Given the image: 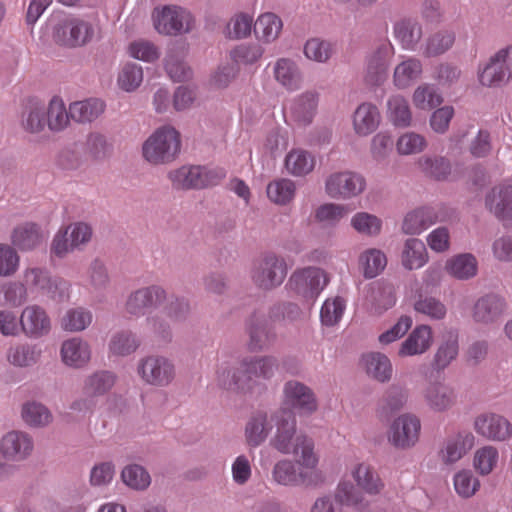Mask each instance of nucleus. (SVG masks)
<instances>
[{"label": "nucleus", "mask_w": 512, "mask_h": 512, "mask_svg": "<svg viewBox=\"0 0 512 512\" xmlns=\"http://www.w3.org/2000/svg\"><path fill=\"white\" fill-rule=\"evenodd\" d=\"M276 368V360L272 357L245 358L233 370L220 368L217 382L227 390L253 393L263 388L264 382L274 375Z\"/></svg>", "instance_id": "obj_1"}, {"label": "nucleus", "mask_w": 512, "mask_h": 512, "mask_svg": "<svg viewBox=\"0 0 512 512\" xmlns=\"http://www.w3.org/2000/svg\"><path fill=\"white\" fill-rule=\"evenodd\" d=\"M272 420H275L276 432L270 440V445L281 454L301 456L306 466L313 464L317 456L314 441L303 433H297L293 412L279 410L272 415Z\"/></svg>", "instance_id": "obj_2"}, {"label": "nucleus", "mask_w": 512, "mask_h": 512, "mask_svg": "<svg viewBox=\"0 0 512 512\" xmlns=\"http://www.w3.org/2000/svg\"><path fill=\"white\" fill-rule=\"evenodd\" d=\"M181 146L180 132L171 125H163L143 142L141 153L150 165H168L178 158Z\"/></svg>", "instance_id": "obj_3"}, {"label": "nucleus", "mask_w": 512, "mask_h": 512, "mask_svg": "<svg viewBox=\"0 0 512 512\" xmlns=\"http://www.w3.org/2000/svg\"><path fill=\"white\" fill-rule=\"evenodd\" d=\"M296 457L295 461L285 458L274 464L271 471L273 482L285 487H312L320 484L322 476L317 469L318 456H316V461L313 464L307 466L304 464V458Z\"/></svg>", "instance_id": "obj_4"}, {"label": "nucleus", "mask_w": 512, "mask_h": 512, "mask_svg": "<svg viewBox=\"0 0 512 512\" xmlns=\"http://www.w3.org/2000/svg\"><path fill=\"white\" fill-rule=\"evenodd\" d=\"M93 25L73 15H60L51 20V40L62 48L83 47L94 38Z\"/></svg>", "instance_id": "obj_5"}, {"label": "nucleus", "mask_w": 512, "mask_h": 512, "mask_svg": "<svg viewBox=\"0 0 512 512\" xmlns=\"http://www.w3.org/2000/svg\"><path fill=\"white\" fill-rule=\"evenodd\" d=\"M167 177L176 190L203 189L217 184L225 177V172L222 169L184 165L170 170Z\"/></svg>", "instance_id": "obj_6"}, {"label": "nucleus", "mask_w": 512, "mask_h": 512, "mask_svg": "<svg viewBox=\"0 0 512 512\" xmlns=\"http://www.w3.org/2000/svg\"><path fill=\"white\" fill-rule=\"evenodd\" d=\"M482 86L500 87L512 79V45H507L494 53L478 71Z\"/></svg>", "instance_id": "obj_7"}, {"label": "nucleus", "mask_w": 512, "mask_h": 512, "mask_svg": "<svg viewBox=\"0 0 512 512\" xmlns=\"http://www.w3.org/2000/svg\"><path fill=\"white\" fill-rule=\"evenodd\" d=\"M421 434L420 419L410 413L396 417L387 430V440L397 450H409L419 442Z\"/></svg>", "instance_id": "obj_8"}, {"label": "nucleus", "mask_w": 512, "mask_h": 512, "mask_svg": "<svg viewBox=\"0 0 512 512\" xmlns=\"http://www.w3.org/2000/svg\"><path fill=\"white\" fill-rule=\"evenodd\" d=\"M152 19L155 30L163 35H177L188 32L193 24L190 12L177 6L155 8Z\"/></svg>", "instance_id": "obj_9"}, {"label": "nucleus", "mask_w": 512, "mask_h": 512, "mask_svg": "<svg viewBox=\"0 0 512 512\" xmlns=\"http://www.w3.org/2000/svg\"><path fill=\"white\" fill-rule=\"evenodd\" d=\"M137 371L145 383L157 387L169 385L175 377L174 364L168 358L158 355L142 358Z\"/></svg>", "instance_id": "obj_10"}, {"label": "nucleus", "mask_w": 512, "mask_h": 512, "mask_svg": "<svg viewBox=\"0 0 512 512\" xmlns=\"http://www.w3.org/2000/svg\"><path fill=\"white\" fill-rule=\"evenodd\" d=\"M328 283L324 270L307 267L293 273L289 280L292 290L307 301H313Z\"/></svg>", "instance_id": "obj_11"}, {"label": "nucleus", "mask_w": 512, "mask_h": 512, "mask_svg": "<svg viewBox=\"0 0 512 512\" xmlns=\"http://www.w3.org/2000/svg\"><path fill=\"white\" fill-rule=\"evenodd\" d=\"M475 432L490 441L507 442L512 438V424L503 415L484 412L477 415L473 422Z\"/></svg>", "instance_id": "obj_12"}, {"label": "nucleus", "mask_w": 512, "mask_h": 512, "mask_svg": "<svg viewBox=\"0 0 512 512\" xmlns=\"http://www.w3.org/2000/svg\"><path fill=\"white\" fill-rule=\"evenodd\" d=\"M286 274L287 267L284 259L270 254L255 264L252 279L258 287L271 289L282 284Z\"/></svg>", "instance_id": "obj_13"}, {"label": "nucleus", "mask_w": 512, "mask_h": 512, "mask_svg": "<svg viewBox=\"0 0 512 512\" xmlns=\"http://www.w3.org/2000/svg\"><path fill=\"white\" fill-rule=\"evenodd\" d=\"M365 187V178L352 171L333 173L325 183L326 192L332 198L349 199L361 194Z\"/></svg>", "instance_id": "obj_14"}, {"label": "nucleus", "mask_w": 512, "mask_h": 512, "mask_svg": "<svg viewBox=\"0 0 512 512\" xmlns=\"http://www.w3.org/2000/svg\"><path fill=\"white\" fill-rule=\"evenodd\" d=\"M166 296L165 289L159 285L141 287L128 295L124 310L131 316L139 317L160 305Z\"/></svg>", "instance_id": "obj_15"}, {"label": "nucleus", "mask_w": 512, "mask_h": 512, "mask_svg": "<svg viewBox=\"0 0 512 512\" xmlns=\"http://www.w3.org/2000/svg\"><path fill=\"white\" fill-rule=\"evenodd\" d=\"M21 333L30 339H39L51 331V319L46 310L37 305L26 306L20 316Z\"/></svg>", "instance_id": "obj_16"}, {"label": "nucleus", "mask_w": 512, "mask_h": 512, "mask_svg": "<svg viewBox=\"0 0 512 512\" xmlns=\"http://www.w3.org/2000/svg\"><path fill=\"white\" fill-rule=\"evenodd\" d=\"M284 403L300 415H310L318 408L313 390L299 381H288L283 389Z\"/></svg>", "instance_id": "obj_17"}, {"label": "nucleus", "mask_w": 512, "mask_h": 512, "mask_svg": "<svg viewBox=\"0 0 512 512\" xmlns=\"http://www.w3.org/2000/svg\"><path fill=\"white\" fill-rule=\"evenodd\" d=\"M475 436L472 432L461 430L448 436L439 450V458L445 465L460 461L474 446Z\"/></svg>", "instance_id": "obj_18"}, {"label": "nucleus", "mask_w": 512, "mask_h": 512, "mask_svg": "<svg viewBox=\"0 0 512 512\" xmlns=\"http://www.w3.org/2000/svg\"><path fill=\"white\" fill-rule=\"evenodd\" d=\"M19 125L28 134H40L46 129L44 102L39 98H28L22 105Z\"/></svg>", "instance_id": "obj_19"}, {"label": "nucleus", "mask_w": 512, "mask_h": 512, "mask_svg": "<svg viewBox=\"0 0 512 512\" xmlns=\"http://www.w3.org/2000/svg\"><path fill=\"white\" fill-rule=\"evenodd\" d=\"M394 55V47L389 41L382 42L368 58L367 81L380 85L387 77L388 65Z\"/></svg>", "instance_id": "obj_20"}, {"label": "nucleus", "mask_w": 512, "mask_h": 512, "mask_svg": "<svg viewBox=\"0 0 512 512\" xmlns=\"http://www.w3.org/2000/svg\"><path fill=\"white\" fill-rule=\"evenodd\" d=\"M273 77L275 81L289 92L297 91L303 83L302 72L291 58H278L273 64Z\"/></svg>", "instance_id": "obj_21"}, {"label": "nucleus", "mask_w": 512, "mask_h": 512, "mask_svg": "<svg viewBox=\"0 0 512 512\" xmlns=\"http://www.w3.org/2000/svg\"><path fill=\"white\" fill-rule=\"evenodd\" d=\"M503 298L495 294H487L477 299L472 308V318L477 323L489 324L497 321L505 312Z\"/></svg>", "instance_id": "obj_22"}, {"label": "nucleus", "mask_w": 512, "mask_h": 512, "mask_svg": "<svg viewBox=\"0 0 512 512\" xmlns=\"http://www.w3.org/2000/svg\"><path fill=\"white\" fill-rule=\"evenodd\" d=\"M432 344V328L429 325L421 324L416 326L401 344L398 355L400 357L421 355L427 352Z\"/></svg>", "instance_id": "obj_23"}, {"label": "nucleus", "mask_w": 512, "mask_h": 512, "mask_svg": "<svg viewBox=\"0 0 512 512\" xmlns=\"http://www.w3.org/2000/svg\"><path fill=\"white\" fill-rule=\"evenodd\" d=\"M33 442L29 435L19 431H11L3 436L0 442V452L10 460H23L30 455Z\"/></svg>", "instance_id": "obj_24"}, {"label": "nucleus", "mask_w": 512, "mask_h": 512, "mask_svg": "<svg viewBox=\"0 0 512 512\" xmlns=\"http://www.w3.org/2000/svg\"><path fill=\"white\" fill-rule=\"evenodd\" d=\"M60 355L65 365L83 368L90 362L91 347L87 341L73 337L62 343Z\"/></svg>", "instance_id": "obj_25"}, {"label": "nucleus", "mask_w": 512, "mask_h": 512, "mask_svg": "<svg viewBox=\"0 0 512 512\" xmlns=\"http://www.w3.org/2000/svg\"><path fill=\"white\" fill-rule=\"evenodd\" d=\"M46 128L52 133H60L66 130L71 121L69 107L67 108L62 97L54 95L44 103Z\"/></svg>", "instance_id": "obj_26"}, {"label": "nucleus", "mask_w": 512, "mask_h": 512, "mask_svg": "<svg viewBox=\"0 0 512 512\" xmlns=\"http://www.w3.org/2000/svg\"><path fill=\"white\" fill-rule=\"evenodd\" d=\"M272 416L269 418L265 412L254 413L245 426V440L249 447L256 448L267 439L272 430Z\"/></svg>", "instance_id": "obj_27"}, {"label": "nucleus", "mask_w": 512, "mask_h": 512, "mask_svg": "<svg viewBox=\"0 0 512 512\" xmlns=\"http://www.w3.org/2000/svg\"><path fill=\"white\" fill-rule=\"evenodd\" d=\"M26 284L36 287L55 298L59 291L60 296L67 290V283L61 279L52 280L45 269L38 267L27 268L24 272Z\"/></svg>", "instance_id": "obj_28"}, {"label": "nucleus", "mask_w": 512, "mask_h": 512, "mask_svg": "<svg viewBox=\"0 0 512 512\" xmlns=\"http://www.w3.org/2000/svg\"><path fill=\"white\" fill-rule=\"evenodd\" d=\"M486 206L498 219H512V185H499L486 197Z\"/></svg>", "instance_id": "obj_29"}, {"label": "nucleus", "mask_w": 512, "mask_h": 512, "mask_svg": "<svg viewBox=\"0 0 512 512\" xmlns=\"http://www.w3.org/2000/svg\"><path fill=\"white\" fill-rule=\"evenodd\" d=\"M283 29L282 19L272 12L260 14L254 22V33L256 38L264 43L270 44L277 40Z\"/></svg>", "instance_id": "obj_30"}, {"label": "nucleus", "mask_w": 512, "mask_h": 512, "mask_svg": "<svg viewBox=\"0 0 512 512\" xmlns=\"http://www.w3.org/2000/svg\"><path fill=\"white\" fill-rule=\"evenodd\" d=\"M41 349L34 344L15 343L6 352L7 362L18 368L31 367L38 363L41 358Z\"/></svg>", "instance_id": "obj_31"}, {"label": "nucleus", "mask_w": 512, "mask_h": 512, "mask_svg": "<svg viewBox=\"0 0 512 512\" xmlns=\"http://www.w3.org/2000/svg\"><path fill=\"white\" fill-rule=\"evenodd\" d=\"M105 111V104L97 98H90L82 101H74L69 104V115L71 120L86 124L95 121Z\"/></svg>", "instance_id": "obj_32"}, {"label": "nucleus", "mask_w": 512, "mask_h": 512, "mask_svg": "<svg viewBox=\"0 0 512 512\" xmlns=\"http://www.w3.org/2000/svg\"><path fill=\"white\" fill-rule=\"evenodd\" d=\"M318 107V94L314 91H306L298 95L291 107L293 119L300 125H308L312 122Z\"/></svg>", "instance_id": "obj_33"}, {"label": "nucleus", "mask_w": 512, "mask_h": 512, "mask_svg": "<svg viewBox=\"0 0 512 512\" xmlns=\"http://www.w3.org/2000/svg\"><path fill=\"white\" fill-rule=\"evenodd\" d=\"M44 236L39 226L33 222H25L17 225L11 234V243L22 251L36 248Z\"/></svg>", "instance_id": "obj_34"}, {"label": "nucleus", "mask_w": 512, "mask_h": 512, "mask_svg": "<svg viewBox=\"0 0 512 512\" xmlns=\"http://www.w3.org/2000/svg\"><path fill=\"white\" fill-rule=\"evenodd\" d=\"M380 124L378 108L370 103H363L354 112L353 128L357 135L367 136L375 131Z\"/></svg>", "instance_id": "obj_35"}, {"label": "nucleus", "mask_w": 512, "mask_h": 512, "mask_svg": "<svg viewBox=\"0 0 512 512\" xmlns=\"http://www.w3.org/2000/svg\"><path fill=\"white\" fill-rule=\"evenodd\" d=\"M115 383L114 373L105 370L96 371L84 379L82 392L87 398L103 396L113 388Z\"/></svg>", "instance_id": "obj_36"}, {"label": "nucleus", "mask_w": 512, "mask_h": 512, "mask_svg": "<svg viewBox=\"0 0 512 512\" xmlns=\"http://www.w3.org/2000/svg\"><path fill=\"white\" fill-rule=\"evenodd\" d=\"M437 221V215L433 208L421 207L406 214L402 224L405 234H420Z\"/></svg>", "instance_id": "obj_37"}, {"label": "nucleus", "mask_w": 512, "mask_h": 512, "mask_svg": "<svg viewBox=\"0 0 512 512\" xmlns=\"http://www.w3.org/2000/svg\"><path fill=\"white\" fill-rule=\"evenodd\" d=\"M394 37L403 49L415 50L422 38V27L413 19H401L394 24Z\"/></svg>", "instance_id": "obj_38"}, {"label": "nucleus", "mask_w": 512, "mask_h": 512, "mask_svg": "<svg viewBox=\"0 0 512 512\" xmlns=\"http://www.w3.org/2000/svg\"><path fill=\"white\" fill-rule=\"evenodd\" d=\"M361 365L366 373L380 382L388 381L392 375V365L389 358L379 352L364 354Z\"/></svg>", "instance_id": "obj_39"}, {"label": "nucleus", "mask_w": 512, "mask_h": 512, "mask_svg": "<svg viewBox=\"0 0 512 512\" xmlns=\"http://www.w3.org/2000/svg\"><path fill=\"white\" fill-rule=\"evenodd\" d=\"M459 353L458 334L454 331H447L443 334L441 342L434 355V366L443 370L456 359Z\"/></svg>", "instance_id": "obj_40"}, {"label": "nucleus", "mask_w": 512, "mask_h": 512, "mask_svg": "<svg viewBox=\"0 0 512 512\" xmlns=\"http://www.w3.org/2000/svg\"><path fill=\"white\" fill-rule=\"evenodd\" d=\"M422 63L419 59L410 57L400 62L394 69L393 83L398 89L411 86L422 74Z\"/></svg>", "instance_id": "obj_41"}, {"label": "nucleus", "mask_w": 512, "mask_h": 512, "mask_svg": "<svg viewBox=\"0 0 512 512\" xmlns=\"http://www.w3.org/2000/svg\"><path fill=\"white\" fill-rule=\"evenodd\" d=\"M425 399L433 410L442 412L455 404L456 396L452 388L436 383L427 388Z\"/></svg>", "instance_id": "obj_42"}, {"label": "nucleus", "mask_w": 512, "mask_h": 512, "mask_svg": "<svg viewBox=\"0 0 512 512\" xmlns=\"http://www.w3.org/2000/svg\"><path fill=\"white\" fill-rule=\"evenodd\" d=\"M500 453L497 447L487 444L476 449L473 467L480 476L490 475L498 466Z\"/></svg>", "instance_id": "obj_43"}, {"label": "nucleus", "mask_w": 512, "mask_h": 512, "mask_svg": "<svg viewBox=\"0 0 512 512\" xmlns=\"http://www.w3.org/2000/svg\"><path fill=\"white\" fill-rule=\"evenodd\" d=\"M428 260L427 250L424 243L416 238L406 240L401 255L402 265L408 269H419Z\"/></svg>", "instance_id": "obj_44"}, {"label": "nucleus", "mask_w": 512, "mask_h": 512, "mask_svg": "<svg viewBox=\"0 0 512 512\" xmlns=\"http://www.w3.org/2000/svg\"><path fill=\"white\" fill-rule=\"evenodd\" d=\"M386 114L395 126L407 127L411 124L412 113L410 106L402 95H392L388 98Z\"/></svg>", "instance_id": "obj_45"}, {"label": "nucleus", "mask_w": 512, "mask_h": 512, "mask_svg": "<svg viewBox=\"0 0 512 512\" xmlns=\"http://www.w3.org/2000/svg\"><path fill=\"white\" fill-rule=\"evenodd\" d=\"M352 476L358 487L369 494H378L384 486L378 474L365 463L358 464L352 470Z\"/></svg>", "instance_id": "obj_46"}, {"label": "nucleus", "mask_w": 512, "mask_h": 512, "mask_svg": "<svg viewBox=\"0 0 512 512\" xmlns=\"http://www.w3.org/2000/svg\"><path fill=\"white\" fill-rule=\"evenodd\" d=\"M417 164L426 176L436 180H445L451 173L449 160L442 156H423Z\"/></svg>", "instance_id": "obj_47"}, {"label": "nucleus", "mask_w": 512, "mask_h": 512, "mask_svg": "<svg viewBox=\"0 0 512 512\" xmlns=\"http://www.w3.org/2000/svg\"><path fill=\"white\" fill-rule=\"evenodd\" d=\"M315 166L314 157L302 149L291 150L285 158V167L289 173L302 176L310 173Z\"/></svg>", "instance_id": "obj_48"}, {"label": "nucleus", "mask_w": 512, "mask_h": 512, "mask_svg": "<svg viewBox=\"0 0 512 512\" xmlns=\"http://www.w3.org/2000/svg\"><path fill=\"white\" fill-rule=\"evenodd\" d=\"M264 54V48L258 43H242L230 50L229 56L233 64L252 65L258 62Z\"/></svg>", "instance_id": "obj_49"}, {"label": "nucleus", "mask_w": 512, "mask_h": 512, "mask_svg": "<svg viewBox=\"0 0 512 512\" xmlns=\"http://www.w3.org/2000/svg\"><path fill=\"white\" fill-rule=\"evenodd\" d=\"M92 313L82 307L68 309L61 317V328L68 332H80L92 323Z\"/></svg>", "instance_id": "obj_50"}, {"label": "nucleus", "mask_w": 512, "mask_h": 512, "mask_svg": "<svg viewBox=\"0 0 512 512\" xmlns=\"http://www.w3.org/2000/svg\"><path fill=\"white\" fill-rule=\"evenodd\" d=\"M455 33L451 30H439L430 35L426 41L424 55L436 57L447 52L454 45Z\"/></svg>", "instance_id": "obj_51"}, {"label": "nucleus", "mask_w": 512, "mask_h": 512, "mask_svg": "<svg viewBox=\"0 0 512 512\" xmlns=\"http://www.w3.org/2000/svg\"><path fill=\"white\" fill-rule=\"evenodd\" d=\"M446 269L458 279H468L476 275L477 261L471 254H460L447 261Z\"/></svg>", "instance_id": "obj_52"}, {"label": "nucleus", "mask_w": 512, "mask_h": 512, "mask_svg": "<svg viewBox=\"0 0 512 512\" xmlns=\"http://www.w3.org/2000/svg\"><path fill=\"white\" fill-rule=\"evenodd\" d=\"M360 266L366 278L379 275L387 265L386 255L379 249L371 248L364 251L359 258Z\"/></svg>", "instance_id": "obj_53"}, {"label": "nucleus", "mask_w": 512, "mask_h": 512, "mask_svg": "<svg viewBox=\"0 0 512 512\" xmlns=\"http://www.w3.org/2000/svg\"><path fill=\"white\" fill-rule=\"evenodd\" d=\"M140 346L137 336L131 331L116 332L109 342V352L115 356H127Z\"/></svg>", "instance_id": "obj_54"}, {"label": "nucleus", "mask_w": 512, "mask_h": 512, "mask_svg": "<svg viewBox=\"0 0 512 512\" xmlns=\"http://www.w3.org/2000/svg\"><path fill=\"white\" fill-rule=\"evenodd\" d=\"M21 416L27 425L33 427H42L52 421V415L49 409L35 401L23 404Z\"/></svg>", "instance_id": "obj_55"}, {"label": "nucleus", "mask_w": 512, "mask_h": 512, "mask_svg": "<svg viewBox=\"0 0 512 512\" xmlns=\"http://www.w3.org/2000/svg\"><path fill=\"white\" fill-rule=\"evenodd\" d=\"M453 486L459 497L468 499L477 493L481 484L471 470L462 469L453 476Z\"/></svg>", "instance_id": "obj_56"}, {"label": "nucleus", "mask_w": 512, "mask_h": 512, "mask_svg": "<svg viewBox=\"0 0 512 512\" xmlns=\"http://www.w3.org/2000/svg\"><path fill=\"white\" fill-rule=\"evenodd\" d=\"M253 16L249 13L239 12L231 17L226 25L224 34L227 38L238 40L247 38L251 34Z\"/></svg>", "instance_id": "obj_57"}, {"label": "nucleus", "mask_w": 512, "mask_h": 512, "mask_svg": "<svg viewBox=\"0 0 512 512\" xmlns=\"http://www.w3.org/2000/svg\"><path fill=\"white\" fill-rule=\"evenodd\" d=\"M295 191V184L289 179L274 180L267 186L268 198L278 205H286L292 201Z\"/></svg>", "instance_id": "obj_58"}, {"label": "nucleus", "mask_w": 512, "mask_h": 512, "mask_svg": "<svg viewBox=\"0 0 512 512\" xmlns=\"http://www.w3.org/2000/svg\"><path fill=\"white\" fill-rule=\"evenodd\" d=\"M143 81V70L140 65L127 63L120 70L117 83L120 89L131 92L136 90Z\"/></svg>", "instance_id": "obj_59"}, {"label": "nucleus", "mask_w": 512, "mask_h": 512, "mask_svg": "<svg viewBox=\"0 0 512 512\" xmlns=\"http://www.w3.org/2000/svg\"><path fill=\"white\" fill-rule=\"evenodd\" d=\"M345 300L339 296L327 299L320 311V319L325 326H334L342 318L345 311Z\"/></svg>", "instance_id": "obj_60"}, {"label": "nucleus", "mask_w": 512, "mask_h": 512, "mask_svg": "<svg viewBox=\"0 0 512 512\" xmlns=\"http://www.w3.org/2000/svg\"><path fill=\"white\" fill-rule=\"evenodd\" d=\"M332 43L320 38H311L304 45L305 56L318 63L327 62L333 54Z\"/></svg>", "instance_id": "obj_61"}, {"label": "nucleus", "mask_w": 512, "mask_h": 512, "mask_svg": "<svg viewBox=\"0 0 512 512\" xmlns=\"http://www.w3.org/2000/svg\"><path fill=\"white\" fill-rule=\"evenodd\" d=\"M20 267V256L13 245L0 243V277H11Z\"/></svg>", "instance_id": "obj_62"}, {"label": "nucleus", "mask_w": 512, "mask_h": 512, "mask_svg": "<svg viewBox=\"0 0 512 512\" xmlns=\"http://www.w3.org/2000/svg\"><path fill=\"white\" fill-rule=\"evenodd\" d=\"M412 100L415 107L422 110H431L442 103V97L429 84L419 85L413 93Z\"/></svg>", "instance_id": "obj_63"}, {"label": "nucleus", "mask_w": 512, "mask_h": 512, "mask_svg": "<svg viewBox=\"0 0 512 512\" xmlns=\"http://www.w3.org/2000/svg\"><path fill=\"white\" fill-rule=\"evenodd\" d=\"M406 401V393L398 387L389 388L379 403L377 413L380 416H387L401 409Z\"/></svg>", "instance_id": "obj_64"}]
</instances>
